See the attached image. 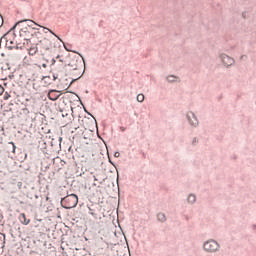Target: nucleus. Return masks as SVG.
Instances as JSON below:
<instances>
[{"label":"nucleus","instance_id":"aec40b11","mask_svg":"<svg viewBox=\"0 0 256 256\" xmlns=\"http://www.w3.org/2000/svg\"><path fill=\"white\" fill-rule=\"evenodd\" d=\"M173 79H175V77H173V76L168 77V81H173Z\"/></svg>","mask_w":256,"mask_h":256},{"label":"nucleus","instance_id":"2eb2a0df","mask_svg":"<svg viewBox=\"0 0 256 256\" xmlns=\"http://www.w3.org/2000/svg\"><path fill=\"white\" fill-rule=\"evenodd\" d=\"M89 213L92 215V217L97 218V214L95 213V211H93V209H90Z\"/></svg>","mask_w":256,"mask_h":256},{"label":"nucleus","instance_id":"393cba45","mask_svg":"<svg viewBox=\"0 0 256 256\" xmlns=\"http://www.w3.org/2000/svg\"><path fill=\"white\" fill-rule=\"evenodd\" d=\"M43 79H49V76H45Z\"/></svg>","mask_w":256,"mask_h":256},{"label":"nucleus","instance_id":"4468645a","mask_svg":"<svg viewBox=\"0 0 256 256\" xmlns=\"http://www.w3.org/2000/svg\"><path fill=\"white\" fill-rule=\"evenodd\" d=\"M3 247H5V241L0 240V255L3 253Z\"/></svg>","mask_w":256,"mask_h":256},{"label":"nucleus","instance_id":"7ed1b4c3","mask_svg":"<svg viewBox=\"0 0 256 256\" xmlns=\"http://www.w3.org/2000/svg\"><path fill=\"white\" fill-rule=\"evenodd\" d=\"M204 249L208 251V253H213L219 249V244L215 240H209L204 243Z\"/></svg>","mask_w":256,"mask_h":256},{"label":"nucleus","instance_id":"20e7f679","mask_svg":"<svg viewBox=\"0 0 256 256\" xmlns=\"http://www.w3.org/2000/svg\"><path fill=\"white\" fill-rule=\"evenodd\" d=\"M187 117L191 125H193L194 127H197V125H199V121L197 120V117L193 112H188Z\"/></svg>","mask_w":256,"mask_h":256},{"label":"nucleus","instance_id":"6e6552de","mask_svg":"<svg viewBox=\"0 0 256 256\" xmlns=\"http://www.w3.org/2000/svg\"><path fill=\"white\" fill-rule=\"evenodd\" d=\"M39 51V48H37L36 45H33L31 46L29 49H28V54L33 56V55H36L37 52Z\"/></svg>","mask_w":256,"mask_h":256},{"label":"nucleus","instance_id":"a211bd4d","mask_svg":"<svg viewBox=\"0 0 256 256\" xmlns=\"http://www.w3.org/2000/svg\"><path fill=\"white\" fill-rule=\"evenodd\" d=\"M0 27H3V16L0 15Z\"/></svg>","mask_w":256,"mask_h":256},{"label":"nucleus","instance_id":"f8f14e48","mask_svg":"<svg viewBox=\"0 0 256 256\" xmlns=\"http://www.w3.org/2000/svg\"><path fill=\"white\" fill-rule=\"evenodd\" d=\"M136 99H137L138 103H143V101H145V95L138 94Z\"/></svg>","mask_w":256,"mask_h":256},{"label":"nucleus","instance_id":"f257e3e1","mask_svg":"<svg viewBox=\"0 0 256 256\" xmlns=\"http://www.w3.org/2000/svg\"><path fill=\"white\" fill-rule=\"evenodd\" d=\"M77 203H79V197L75 194H70L61 200V205L64 209H73L77 207Z\"/></svg>","mask_w":256,"mask_h":256},{"label":"nucleus","instance_id":"1a4fd4ad","mask_svg":"<svg viewBox=\"0 0 256 256\" xmlns=\"http://www.w3.org/2000/svg\"><path fill=\"white\" fill-rule=\"evenodd\" d=\"M42 45H44V49L49 50L51 49V40L49 39H44L41 41Z\"/></svg>","mask_w":256,"mask_h":256},{"label":"nucleus","instance_id":"b1692460","mask_svg":"<svg viewBox=\"0 0 256 256\" xmlns=\"http://www.w3.org/2000/svg\"><path fill=\"white\" fill-rule=\"evenodd\" d=\"M42 67H43L44 69H47V64H42Z\"/></svg>","mask_w":256,"mask_h":256},{"label":"nucleus","instance_id":"6ab92c4d","mask_svg":"<svg viewBox=\"0 0 256 256\" xmlns=\"http://www.w3.org/2000/svg\"><path fill=\"white\" fill-rule=\"evenodd\" d=\"M0 241H5V235L0 233Z\"/></svg>","mask_w":256,"mask_h":256},{"label":"nucleus","instance_id":"dca6fc26","mask_svg":"<svg viewBox=\"0 0 256 256\" xmlns=\"http://www.w3.org/2000/svg\"><path fill=\"white\" fill-rule=\"evenodd\" d=\"M3 93H5V88H3V86L0 85V95H3Z\"/></svg>","mask_w":256,"mask_h":256},{"label":"nucleus","instance_id":"9b49d317","mask_svg":"<svg viewBox=\"0 0 256 256\" xmlns=\"http://www.w3.org/2000/svg\"><path fill=\"white\" fill-rule=\"evenodd\" d=\"M157 219H158V221H161L162 223H164V221H167V217L163 213H158Z\"/></svg>","mask_w":256,"mask_h":256},{"label":"nucleus","instance_id":"9d476101","mask_svg":"<svg viewBox=\"0 0 256 256\" xmlns=\"http://www.w3.org/2000/svg\"><path fill=\"white\" fill-rule=\"evenodd\" d=\"M25 21H28V27H33V25H37V23H35L33 20H22L19 21L18 23H16V25L14 27H17V25H19V23H25Z\"/></svg>","mask_w":256,"mask_h":256},{"label":"nucleus","instance_id":"f3484780","mask_svg":"<svg viewBox=\"0 0 256 256\" xmlns=\"http://www.w3.org/2000/svg\"><path fill=\"white\" fill-rule=\"evenodd\" d=\"M6 44H7V45H13V40L7 39V40H6Z\"/></svg>","mask_w":256,"mask_h":256},{"label":"nucleus","instance_id":"0eeeda50","mask_svg":"<svg viewBox=\"0 0 256 256\" xmlns=\"http://www.w3.org/2000/svg\"><path fill=\"white\" fill-rule=\"evenodd\" d=\"M18 219L20 223H22V225H29V223H31V220L27 219V216L25 215V213H21Z\"/></svg>","mask_w":256,"mask_h":256},{"label":"nucleus","instance_id":"423d86ee","mask_svg":"<svg viewBox=\"0 0 256 256\" xmlns=\"http://www.w3.org/2000/svg\"><path fill=\"white\" fill-rule=\"evenodd\" d=\"M59 97H61V94L57 90H51L48 93V99H50V101H57Z\"/></svg>","mask_w":256,"mask_h":256},{"label":"nucleus","instance_id":"a878e982","mask_svg":"<svg viewBox=\"0 0 256 256\" xmlns=\"http://www.w3.org/2000/svg\"><path fill=\"white\" fill-rule=\"evenodd\" d=\"M1 41H2V38H0V47H1Z\"/></svg>","mask_w":256,"mask_h":256},{"label":"nucleus","instance_id":"39448f33","mask_svg":"<svg viewBox=\"0 0 256 256\" xmlns=\"http://www.w3.org/2000/svg\"><path fill=\"white\" fill-rule=\"evenodd\" d=\"M221 59H222V63H223L224 65H226V67H229V66L233 65V63H235V61L233 60V58H231V57H229L228 55H225V54H223V55L221 56Z\"/></svg>","mask_w":256,"mask_h":256},{"label":"nucleus","instance_id":"5701e85b","mask_svg":"<svg viewBox=\"0 0 256 256\" xmlns=\"http://www.w3.org/2000/svg\"><path fill=\"white\" fill-rule=\"evenodd\" d=\"M4 99H5V100L9 99V95H7V94L4 95Z\"/></svg>","mask_w":256,"mask_h":256},{"label":"nucleus","instance_id":"412c9836","mask_svg":"<svg viewBox=\"0 0 256 256\" xmlns=\"http://www.w3.org/2000/svg\"><path fill=\"white\" fill-rule=\"evenodd\" d=\"M10 145H12V146H13V151H15V143L10 142Z\"/></svg>","mask_w":256,"mask_h":256},{"label":"nucleus","instance_id":"f03ea898","mask_svg":"<svg viewBox=\"0 0 256 256\" xmlns=\"http://www.w3.org/2000/svg\"><path fill=\"white\" fill-rule=\"evenodd\" d=\"M21 39H23L24 43L23 45H29L31 44V37H33V33L31 32V28L24 27L20 29L19 31Z\"/></svg>","mask_w":256,"mask_h":256},{"label":"nucleus","instance_id":"ddd939ff","mask_svg":"<svg viewBox=\"0 0 256 256\" xmlns=\"http://www.w3.org/2000/svg\"><path fill=\"white\" fill-rule=\"evenodd\" d=\"M195 201H196L195 195L190 194V195L188 196V203H195Z\"/></svg>","mask_w":256,"mask_h":256},{"label":"nucleus","instance_id":"4be33fe9","mask_svg":"<svg viewBox=\"0 0 256 256\" xmlns=\"http://www.w3.org/2000/svg\"><path fill=\"white\" fill-rule=\"evenodd\" d=\"M119 155H120L119 152L114 153V157H119Z\"/></svg>","mask_w":256,"mask_h":256}]
</instances>
